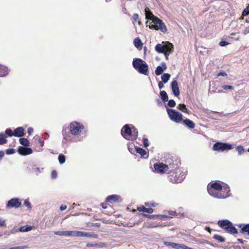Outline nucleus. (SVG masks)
<instances>
[{"instance_id":"52","label":"nucleus","mask_w":249,"mask_h":249,"mask_svg":"<svg viewBox=\"0 0 249 249\" xmlns=\"http://www.w3.org/2000/svg\"><path fill=\"white\" fill-rule=\"evenodd\" d=\"M51 177L52 178H55L57 177V173L55 171H53L51 174Z\"/></svg>"},{"instance_id":"46","label":"nucleus","mask_w":249,"mask_h":249,"mask_svg":"<svg viewBox=\"0 0 249 249\" xmlns=\"http://www.w3.org/2000/svg\"><path fill=\"white\" fill-rule=\"evenodd\" d=\"M15 153V149L13 148H8L6 150V153L7 155L13 154Z\"/></svg>"},{"instance_id":"3","label":"nucleus","mask_w":249,"mask_h":249,"mask_svg":"<svg viewBox=\"0 0 249 249\" xmlns=\"http://www.w3.org/2000/svg\"><path fill=\"white\" fill-rule=\"evenodd\" d=\"M121 134L128 140H134L138 137V131L132 124H126L121 129Z\"/></svg>"},{"instance_id":"1","label":"nucleus","mask_w":249,"mask_h":249,"mask_svg":"<svg viewBox=\"0 0 249 249\" xmlns=\"http://www.w3.org/2000/svg\"><path fill=\"white\" fill-rule=\"evenodd\" d=\"M70 134L66 131V129H63L62 133L63 139L67 142H77L82 141L85 137L86 132L83 124L76 121L72 122L69 126Z\"/></svg>"},{"instance_id":"13","label":"nucleus","mask_w":249,"mask_h":249,"mask_svg":"<svg viewBox=\"0 0 249 249\" xmlns=\"http://www.w3.org/2000/svg\"><path fill=\"white\" fill-rule=\"evenodd\" d=\"M169 45L173 44L169 42H165L163 45L159 43L156 45L155 49L159 53H163L168 49Z\"/></svg>"},{"instance_id":"50","label":"nucleus","mask_w":249,"mask_h":249,"mask_svg":"<svg viewBox=\"0 0 249 249\" xmlns=\"http://www.w3.org/2000/svg\"><path fill=\"white\" fill-rule=\"evenodd\" d=\"M229 44V43L226 41H221L220 42H219V45L221 46H227L228 44Z\"/></svg>"},{"instance_id":"11","label":"nucleus","mask_w":249,"mask_h":249,"mask_svg":"<svg viewBox=\"0 0 249 249\" xmlns=\"http://www.w3.org/2000/svg\"><path fill=\"white\" fill-rule=\"evenodd\" d=\"M54 233L55 235L59 236H64L66 237H74L77 236L78 234V231H55Z\"/></svg>"},{"instance_id":"43","label":"nucleus","mask_w":249,"mask_h":249,"mask_svg":"<svg viewBox=\"0 0 249 249\" xmlns=\"http://www.w3.org/2000/svg\"><path fill=\"white\" fill-rule=\"evenodd\" d=\"M24 205L26 206L29 209L32 208L31 205L28 199H25L24 201Z\"/></svg>"},{"instance_id":"6","label":"nucleus","mask_w":249,"mask_h":249,"mask_svg":"<svg viewBox=\"0 0 249 249\" xmlns=\"http://www.w3.org/2000/svg\"><path fill=\"white\" fill-rule=\"evenodd\" d=\"M186 171L183 169H180L176 171L173 174L169 176V180L173 183H180L185 178L186 176Z\"/></svg>"},{"instance_id":"53","label":"nucleus","mask_w":249,"mask_h":249,"mask_svg":"<svg viewBox=\"0 0 249 249\" xmlns=\"http://www.w3.org/2000/svg\"><path fill=\"white\" fill-rule=\"evenodd\" d=\"M5 221L3 219L0 218V227L5 226Z\"/></svg>"},{"instance_id":"58","label":"nucleus","mask_w":249,"mask_h":249,"mask_svg":"<svg viewBox=\"0 0 249 249\" xmlns=\"http://www.w3.org/2000/svg\"><path fill=\"white\" fill-rule=\"evenodd\" d=\"M4 155V153L3 151L0 150V160L3 158Z\"/></svg>"},{"instance_id":"39","label":"nucleus","mask_w":249,"mask_h":249,"mask_svg":"<svg viewBox=\"0 0 249 249\" xmlns=\"http://www.w3.org/2000/svg\"><path fill=\"white\" fill-rule=\"evenodd\" d=\"M42 170L43 168H40L37 167H33V172L36 175H38L39 174L41 173Z\"/></svg>"},{"instance_id":"2","label":"nucleus","mask_w":249,"mask_h":249,"mask_svg":"<svg viewBox=\"0 0 249 249\" xmlns=\"http://www.w3.org/2000/svg\"><path fill=\"white\" fill-rule=\"evenodd\" d=\"M207 191L210 196L218 199H224L230 196L229 186L220 181L210 182L207 185Z\"/></svg>"},{"instance_id":"44","label":"nucleus","mask_w":249,"mask_h":249,"mask_svg":"<svg viewBox=\"0 0 249 249\" xmlns=\"http://www.w3.org/2000/svg\"><path fill=\"white\" fill-rule=\"evenodd\" d=\"M139 18V16L138 14H134L133 15L132 19H133V23L135 24V22L137 21Z\"/></svg>"},{"instance_id":"7","label":"nucleus","mask_w":249,"mask_h":249,"mask_svg":"<svg viewBox=\"0 0 249 249\" xmlns=\"http://www.w3.org/2000/svg\"><path fill=\"white\" fill-rule=\"evenodd\" d=\"M218 225L230 233L235 234L237 233V229L232 226V223L229 220H219Z\"/></svg>"},{"instance_id":"36","label":"nucleus","mask_w":249,"mask_h":249,"mask_svg":"<svg viewBox=\"0 0 249 249\" xmlns=\"http://www.w3.org/2000/svg\"><path fill=\"white\" fill-rule=\"evenodd\" d=\"M4 137V134L3 133H0V145L4 144L7 142V140Z\"/></svg>"},{"instance_id":"61","label":"nucleus","mask_w":249,"mask_h":249,"mask_svg":"<svg viewBox=\"0 0 249 249\" xmlns=\"http://www.w3.org/2000/svg\"><path fill=\"white\" fill-rule=\"evenodd\" d=\"M39 143L40 146H43L44 145V141H41V140H39Z\"/></svg>"},{"instance_id":"38","label":"nucleus","mask_w":249,"mask_h":249,"mask_svg":"<svg viewBox=\"0 0 249 249\" xmlns=\"http://www.w3.org/2000/svg\"><path fill=\"white\" fill-rule=\"evenodd\" d=\"M58 159L60 164H62L65 162V156L63 154L59 155Z\"/></svg>"},{"instance_id":"48","label":"nucleus","mask_w":249,"mask_h":249,"mask_svg":"<svg viewBox=\"0 0 249 249\" xmlns=\"http://www.w3.org/2000/svg\"><path fill=\"white\" fill-rule=\"evenodd\" d=\"M222 88L225 90L233 89V87L232 86L229 85H224L222 86Z\"/></svg>"},{"instance_id":"9","label":"nucleus","mask_w":249,"mask_h":249,"mask_svg":"<svg viewBox=\"0 0 249 249\" xmlns=\"http://www.w3.org/2000/svg\"><path fill=\"white\" fill-rule=\"evenodd\" d=\"M167 112L171 120L176 123H179L182 119L181 113L173 109L167 108Z\"/></svg>"},{"instance_id":"33","label":"nucleus","mask_w":249,"mask_h":249,"mask_svg":"<svg viewBox=\"0 0 249 249\" xmlns=\"http://www.w3.org/2000/svg\"><path fill=\"white\" fill-rule=\"evenodd\" d=\"M163 244L165 245L166 246L173 248V249H176L177 247L178 246V244L172 243V242H169L167 241H164Z\"/></svg>"},{"instance_id":"23","label":"nucleus","mask_w":249,"mask_h":249,"mask_svg":"<svg viewBox=\"0 0 249 249\" xmlns=\"http://www.w3.org/2000/svg\"><path fill=\"white\" fill-rule=\"evenodd\" d=\"M183 124L190 129H193L195 127V124L189 119H185L183 120Z\"/></svg>"},{"instance_id":"31","label":"nucleus","mask_w":249,"mask_h":249,"mask_svg":"<svg viewBox=\"0 0 249 249\" xmlns=\"http://www.w3.org/2000/svg\"><path fill=\"white\" fill-rule=\"evenodd\" d=\"M170 74L169 73H164L161 77L162 82L164 83H166L170 78Z\"/></svg>"},{"instance_id":"8","label":"nucleus","mask_w":249,"mask_h":249,"mask_svg":"<svg viewBox=\"0 0 249 249\" xmlns=\"http://www.w3.org/2000/svg\"><path fill=\"white\" fill-rule=\"evenodd\" d=\"M232 148V145L228 143L217 142L214 143L213 147V149L218 152H223L224 151H229Z\"/></svg>"},{"instance_id":"42","label":"nucleus","mask_w":249,"mask_h":249,"mask_svg":"<svg viewBox=\"0 0 249 249\" xmlns=\"http://www.w3.org/2000/svg\"><path fill=\"white\" fill-rule=\"evenodd\" d=\"M167 104L169 107H173L176 106V102L174 100L171 99L168 101Z\"/></svg>"},{"instance_id":"57","label":"nucleus","mask_w":249,"mask_h":249,"mask_svg":"<svg viewBox=\"0 0 249 249\" xmlns=\"http://www.w3.org/2000/svg\"><path fill=\"white\" fill-rule=\"evenodd\" d=\"M33 132V129L32 127H29L27 130V133L29 135H31Z\"/></svg>"},{"instance_id":"49","label":"nucleus","mask_w":249,"mask_h":249,"mask_svg":"<svg viewBox=\"0 0 249 249\" xmlns=\"http://www.w3.org/2000/svg\"><path fill=\"white\" fill-rule=\"evenodd\" d=\"M186 246L183 244H178V246L177 247L176 249H185Z\"/></svg>"},{"instance_id":"21","label":"nucleus","mask_w":249,"mask_h":249,"mask_svg":"<svg viewBox=\"0 0 249 249\" xmlns=\"http://www.w3.org/2000/svg\"><path fill=\"white\" fill-rule=\"evenodd\" d=\"M13 135L15 137H21L24 135V129L22 127H18L14 130Z\"/></svg>"},{"instance_id":"37","label":"nucleus","mask_w":249,"mask_h":249,"mask_svg":"<svg viewBox=\"0 0 249 249\" xmlns=\"http://www.w3.org/2000/svg\"><path fill=\"white\" fill-rule=\"evenodd\" d=\"M213 238L220 242H224L225 241V238L219 235L215 234L213 236Z\"/></svg>"},{"instance_id":"29","label":"nucleus","mask_w":249,"mask_h":249,"mask_svg":"<svg viewBox=\"0 0 249 249\" xmlns=\"http://www.w3.org/2000/svg\"><path fill=\"white\" fill-rule=\"evenodd\" d=\"M173 45H169L168 49H167V50H166L164 53H163L164 54L165 57L166 59H168V56L170 54V53L173 51Z\"/></svg>"},{"instance_id":"25","label":"nucleus","mask_w":249,"mask_h":249,"mask_svg":"<svg viewBox=\"0 0 249 249\" xmlns=\"http://www.w3.org/2000/svg\"><path fill=\"white\" fill-rule=\"evenodd\" d=\"M135 151L137 153L140 154L142 157H143L144 158H147L148 157L147 152L142 148L135 147Z\"/></svg>"},{"instance_id":"63","label":"nucleus","mask_w":249,"mask_h":249,"mask_svg":"<svg viewBox=\"0 0 249 249\" xmlns=\"http://www.w3.org/2000/svg\"><path fill=\"white\" fill-rule=\"evenodd\" d=\"M206 230H207L208 231L210 232V229L209 227H206Z\"/></svg>"},{"instance_id":"12","label":"nucleus","mask_w":249,"mask_h":249,"mask_svg":"<svg viewBox=\"0 0 249 249\" xmlns=\"http://www.w3.org/2000/svg\"><path fill=\"white\" fill-rule=\"evenodd\" d=\"M154 168L155 171L160 174H163L168 171V166L166 164L162 162H159L154 164Z\"/></svg>"},{"instance_id":"10","label":"nucleus","mask_w":249,"mask_h":249,"mask_svg":"<svg viewBox=\"0 0 249 249\" xmlns=\"http://www.w3.org/2000/svg\"><path fill=\"white\" fill-rule=\"evenodd\" d=\"M21 204V201L18 198H13L10 199L6 205V207L7 209L11 208H18Z\"/></svg>"},{"instance_id":"14","label":"nucleus","mask_w":249,"mask_h":249,"mask_svg":"<svg viewBox=\"0 0 249 249\" xmlns=\"http://www.w3.org/2000/svg\"><path fill=\"white\" fill-rule=\"evenodd\" d=\"M18 153L21 155H27L33 153L32 149L30 147L24 146H19L18 149Z\"/></svg>"},{"instance_id":"17","label":"nucleus","mask_w":249,"mask_h":249,"mask_svg":"<svg viewBox=\"0 0 249 249\" xmlns=\"http://www.w3.org/2000/svg\"><path fill=\"white\" fill-rule=\"evenodd\" d=\"M106 201L111 203L118 202L121 201V197L117 195H110L106 198Z\"/></svg>"},{"instance_id":"27","label":"nucleus","mask_w":249,"mask_h":249,"mask_svg":"<svg viewBox=\"0 0 249 249\" xmlns=\"http://www.w3.org/2000/svg\"><path fill=\"white\" fill-rule=\"evenodd\" d=\"M160 97L163 102H165L168 101V96L166 92L164 90L160 91Z\"/></svg>"},{"instance_id":"26","label":"nucleus","mask_w":249,"mask_h":249,"mask_svg":"<svg viewBox=\"0 0 249 249\" xmlns=\"http://www.w3.org/2000/svg\"><path fill=\"white\" fill-rule=\"evenodd\" d=\"M137 209L139 212H143L148 213H151L153 212V209L150 208H146L143 206L138 207Z\"/></svg>"},{"instance_id":"41","label":"nucleus","mask_w":249,"mask_h":249,"mask_svg":"<svg viewBox=\"0 0 249 249\" xmlns=\"http://www.w3.org/2000/svg\"><path fill=\"white\" fill-rule=\"evenodd\" d=\"M5 134L9 137L14 136L13 133L10 128H7L5 131Z\"/></svg>"},{"instance_id":"30","label":"nucleus","mask_w":249,"mask_h":249,"mask_svg":"<svg viewBox=\"0 0 249 249\" xmlns=\"http://www.w3.org/2000/svg\"><path fill=\"white\" fill-rule=\"evenodd\" d=\"M177 108L184 113H189V110L184 104H179Z\"/></svg>"},{"instance_id":"16","label":"nucleus","mask_w":249,"mask_h":249,"mask_svg":"<svg viewBox=\"0 0 249 249\" xmlns=\"http://www.w3.org/2000/svg\"><path fill=\"white\" fill-rule=\"evenodd\" d=\"M171 89L173 93L176 96H178L180 94L178 82L176 80L172 81L171 83Z\"/></svg>"},{"instance_id":"64","label":"nucleus","mask_w":249,"mask_h":249,"mask_svg":"<svg viewBox=\"0 0 249 249\" xmlns=\"http://www.w3.org/2000/svg\"><path fill=\"white\" fill-rule=\"evenodd\" d=\"M185 249H193L191 248H189V247H187V246H186V247H185Z\"/></svg>"},{"instance_id":"54","label":"nucleus","mask_w":249,"mask_h":249,"mask_svg":"<svg viewBox=\"0 0 249 249\" xmlns=\"http://www.w3.org/2000/svg\"><path fill=\"white\" fill-rule=\"evenodd\" d=\"M163 82L162 81H160L158 83V86L160 89H161L164 87Z\"/></svg>"},{"instance_id":"60","label":"nucleus","mask_w":249,"mask_h":249,"mask_svg":"<svg viewBox=\"0 0 249 249\" xmlns=\"http://www.w3.org/2000/svg\"><path fill=\"white\" fill-rule=\"evenodd\" d=\"M176 213V212L175 211H170L169 212V214L171 215H175Z\"/></svg>"},{"instance_id":"5","label":"nucleus","mask_w":249,"mask_h":249,"mask_svg":"<svg viewBox=\"0 0 249 249\" xmlns=\"http://www.w3.org/2000/svg\"><path fill=\"white\" fill-rule=\"evenodd\" d=\"M145 24L146 26H148L151 29L159 30L162 33H165L167 31L165 24L158 17L155 18L151 22L147 21Z\"/></svg>"},{"instance_id":"24","label":"nucleus","mask_w":249,"mask_h":249,"mask_svg":"<svg viewBox=\"0 0 249 249\" xmlns=\"http://www.w3.org/2000/svg\"><path fill=\"white\" fill-rule=\"evenodd\" d=\"M145 18L152 21L157 17L155 16L148 8L145 9Z\"/></svg>"},{"instance_id":"40","label":"nucleus","mask_w":249,"mask_h":249,"mask_svg":"<svg viewBox=\"0 0 249 249\" xmlns=\"http://www.w3.org/2000/svg\"><path fill=\"white\" fill-rule=\"evenodd\" d=\"M236 150L238 151V154L239 155L243 154L245 152L244 147L241 145L237 146Z\"/></svg>"},{"instance_id":"45","label":"nucleus","mask_w":249,"mask_h":249,"mask_svg":"<svg viewBox=\"0 0 249 249\" xmlns=\"http://www.w3.org/2000/svg\"><path fill=\"white\" fill-rule=\"evenodd\" d=\"M249 14V6H247L242 12V16H246Z\"/></svg>"},{"instance_id":"18","label":"nucleus","mask_w":249,"mask_h":249,"mask_svg":"<svg viewBox=\"0 0 249 249\" xmlns=\"http://www.w3.org/2000/svg\"><path fill=\"white\" fill-rule=\"evenodd\" d=\"M168 166V170L169 171V173H174L176 171L179 170L178 166L177 163L173 162L169 163L166 164Z\"/></svg>"},{"instance_id":"51","label":"nucleus","mask_w":249,"mask_h":249,"mask_svg":"<svg viewBox=\"0 0 249 249\" xmlns=\"http://www.w3.org/2000/svg\"><path fill=\"white\" fill-rule=\"evenodd\" d=\"M27 247L26 246H18V247H12L9 249H25Z\"/></svg>"},{"instance_id":"20","label":"nucleus","mask_w":249,"mask_h":249,"mask_svg":"<svg viewBox=\"0 0 249 249\" xmlns=\"http://www.w3.org/2000/svg\"><path fill=\"white\" fill-rule=\"evenodd\" d=\"M9 71L10 70L7 67L0 65V77H3L7 76Z\"/></svg>"},{"instance_id":"28","label":"nucleus","mask_w":249,"mask_h":249,"mask_svg":"<svg viewBox=\"0 0 249 249\" xmlns=\"http://www.w3.org/2000/svg\"><path fill=\"white\" fill-rule=\"evenodd\" d=\"M134 44L135 46L138 49H141L142 48V44L141 40L139 38H136L134 40Z\"/></svg>"},{"instance_id":"22","label":"nucleus","mask_w":249,"mask_h":249,"mask_svg":"<svg viewBox=\"0 0 249 249\" xmlns=\"http://www.w3.org/2000/svg\"><path fill=\"white\" fill-rule=\"evenodd\" d=\"M106 246V244L102 243H88L86 244V247L88 248L96 247V248H103Z\"/></svg>"},{"instance_id":"34","label":"nucleus","mask_w":249,"mask_h":249,"mask_svg":"<svg viewBox=\"0 0 249 249\" xmlns=\"http://www.w3.org/2000/svg\"><path fill=\"white\" fill-rule=\"evenodd\" d=\"M32 230L31 226H24L19 228V231L20 232H26Z\"/></svg>"},{"instance_id":"19","label":"nucleus","mask_w":249,"mask_h":249,"mask_svg":"<svg viewBox=\"0 0 249 249\" xmlns=\"http://www.w3.org/2000/svg\"><path fill=\"white\" fill-rule=\"evenodd\" d=\"M167 69V66L164 62H162L160 66H159L157 67L155 71V74L157 75H160L163 71Z\"/></svg>"},{"instance_id":"32","label":"nucleus","mask_w":249,"mask_h":249,"mask_svg":"<svg viewBox=\"0 0 249 249\" xmlns=\"http://www.w3.org/2000/svg\"><path fill=\"white\" fill-rule=\"evenodd\" d=\"M19 142L20 143L21 145L24 146V147L28 146L29 145V142L26 138H20L19 140Z\"/></svg>"},{"instance_id":"47","label":"nucleus","mask_w":249,"mask_h":249,"mask_svg":"<svg viewBox=\"0 0 249 249\" xmlns=\"http://www.w3.org/2000/svg\"><path fill=\"white\" fill-rule=\"evenodd\" d=\"M148 139H147L146 138H143V145L145 147H147L149 146V143H148Z\"/></svg>"},{"instance_id":"62","label":"nucleus","mask_w":249,"mask_h":249,"mask_svg":"<svg viewBox=\"0 0 249 249\" xmlns=\"http://www.w3.org/2000/svg\"><path fill=\"white\" fill-rule=\"evenodd\" d=\"M138 24H139V25L141 26L142 25V22L140 20H139L138 21Z\"/></svg>"},{"instance_id":"15","label":"nucleus","mask_w":249,"mask_h":249,"mask_svg":"<svg viewBox=\"0 0 249 249\" xmlns=\"http://www.w3.org/2000/svg\"><path fill=\"white\" fill-rule=\"evenodd\" d=\"M78 237H86L90 238L97 239L98 238V235L93 232H87L78 231Z\"/></svg>"},{"instance_id":"4","label":"nucleus","mask_w":249,"mask_h":249,"mask_svg":"<svg viewBox=\"0 0 249 249\" xmlns=\"http://www.w3.org/2000/svg\"><path fill=\"white\" fill-rule=\"evenodd\" d=\"M132 65L134 68L140 73L148 75V66L142 59L135 58L133 60Z\"/></svg>"},{"instance_id":"59","label":"nucleus","mask_w":249,"mask_h":249,"mask_svg":"<svg viewBox=\"0 0 249 249\" xmlns=\"http://www.w3.org/2000/svg\"><path fill=\"white\" fill-rule=\"evenodd\" d=\"M101 205L102 206L103 209H107V203H101Z\"/></svg>"},{"instance_id":"56","label":"nucleus","mask_w":249,"mask_h":249,"mask_svg":"<svg viewBox=\"0 0 249 249\" xmlns=\"http://www.w3.org/2000/svg\"><path fill=\"white\" fill-rule=\"evenodd\" d=\"M67 207L66 205H61L60 207V210L61 211H64L67 209Z\"/></svg>"},{"instance_id":"35","label":"nucleus","mask_w":249,"mask_h":249,"mask_svg":"<svg viewBox=\"0 0 249 249\" xmlns=\"http://www.w3.org/2000/svg\"><path fill=\"white\" fill-rule=\"evenodd\" d=\"M241 231L242 233L248 232L249 235V224L243 225V227L241 228Z\"/></svg>"},{"instance_id":"55","label":"nucleus","mask_w":249,"mask_h":249,"mask_svg":"<svg viewBox=\"0 0 249 249\" xmlns=\"http://www.w3.org/2000/svg\"><path fill=\"white\" fill-rule=\"evenodd\" d=\"M227 76V74L225 72H220L217 74V76Z\"/></svg>"}]
</instances>
